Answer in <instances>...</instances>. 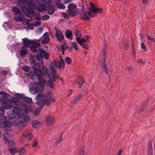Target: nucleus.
Here are the masks:
<instances>
[{
  "label": "nucleus",
  "mask_w": 155,
  "mask_h": 155,
  "mask_svg": "<svg viewBox=\"0 0 155 155\" xmlns=\"http://www.w3.org/2000/svg\"><path fill=\"white\" fill-rule=\"evenodd\" d=\"M32 111V109L29 106L26 105L20 106L19 109H16L12 110V112L10 114V118H15L16 117H21L22 114V111H23L26 114H28Z\"/></svg>",
  "instance_id": "f257e3e1"
},
{
  "label": "nucleus",
  "mask_w": 155,
  "mask_h": 155,
  "mask_svg": "<svg viewBox=\"0 0 155 155\" xmlns=\"http://www.w3.org/2000/svg\"><path fill=\"white\" fill-rule=\"evenodd\" d=\"M53 94L50 91L47 93V95L45 99H44L42 101H36V104L40 106L41 108H42L45 105L48 106L50 105V101H51L53 103H54L55 100L54 97H52Z\"/></svg>",
  "instance_id": "f03ea898"
},
{
  "label": "nucleus",
  "mask_w": 155,
  "mask_h": 155,
  "mask_svg": "<svg viewBox=\"0 0 155 155\" xmlns=\"http://www.w3.org/2000/svg\"><path fill=\"white\" fill-rule=\"evenodd\" d=\"M8 103V104H4V105H5V109H12V108L14 110L16 109H19L20 106L25 105L23 103H19V102H18L16 99L14 97L10 98Z\"/></svg>",
  "instance_id": "7ed1b4c3"
},
{
  "label": "nucleus",
  "mask_w": 155,
  "mask_h": 155,
  "mask_svg": "<svg viewBox=\"0 0 155 155\" xmlns=\"http://www.w3.org/2000/svg\"><path fill=\"white\" fill-rule=\"evenodd\" d=\"M44 89V86L43 84L39 83H34L32 86L29 87V90L31 92L35 94L37 92H42Z\"/></svg>",
  "instance_id": "20e7f679"
},
{
  "label": "nucleus",
  "mask_w": 155,
  "mask_h": 155,
  "mask_svg": "<svg viewBox=\"0 0 155 155\" xmlns=\"http://www.w3.org/2000/svg\"><path fill=\"white\" fill-rule=\"evenodd\" d=\"M7 118L6 117H3L2 118V122H3L4 125L3 127L6 130L10 131L11 130V127L12 125V122L10 121V119L8 117Z\"/></svg>",
  "instance_id": "39448f33"
},
{
  "label": "nucleus",
  "mask_w": 155,
  "mask_h": 155,
  "mask_svg": "<svg viewBox=\"0 0 155 155\" xmlns=\"http://www.w3.org/2000/svg\"><path fill=\"white\" fill-rule=\"evenodd\" d=\"M24 40L26 42H28V43H27V45L28 47H29V45H31V46H33V47H36V48L40 46V44L39 43V40H34V41L32 40H29L28 38H25L22 39Z\"/></svg>",
  "instance_id": "423d86ee"
},
{
  "label": "nucleus",
  "mask_w": 155,
  "mask_h": 155,
  "mask_svg": "<svg viewBox=\"0 0 155 155\" xmlns=\"http://www.w3.org/2000/svg\"><path fill=\"white\" fill-rule=\"evenodd\" d=\"M90 5L91 6L89 8V10L94 13L96 16H97V13L99 14L103 13V9L95 7L92 2H90Z\"/></svg>",
  "instance_id": "0eeeda50"
},
{
  "label": "nucleus",
  "mask_w": 155,
  "mask_h": 155,
  "mask_svg": "<svg viewBox=\"0 0 155 155\" xmlns=\"http://www.w3.org/2000/svg\"><path fill=\"white\" fill-rule=\"evenodd\" d=\"M23 45L22 47L20 49V55L21 56L25 57L26 56L28 50L27 48L28 47H27V43H28V42H26L24 40H22Z\"/></svg>",
  "instance_id": "6e6552de"
},
{
  "label": "nucleus",
  "mask_w": 155,
  "mask_h": 155,
  "mask_svg": "<svg viewBox=\"0 0 155 155\" xmlns=\"http://www.w3.org/2000/svg\"><path fill=\"white\" fill-rule=\"evenodd\" d=\"M22 136L26 139L30 140L32 137L31 132L28 130H24L22 132Z\"/></svg>",
  "instance_id": "1a4fd4ad"
},
{
  "label": "nucleus",
  "mask_w": 155,
  "mask_h": 155,
  "mask_svg": "<svg viewBox=\"0 0 155 155\" xmlns=\"http://www.w3.org/2000/svg\"><path fill=\"white\" fill-rule=\"evenodd\" d=\"M82 17H80L81 20H88L90 19V17L91 16V12L88 11L87 13L85 11H83L82 12Z\"/></svg>",
  "instance_id": "9d476101"
},
{
  "label": "nucleus",
  "mask_w": 155,
  "mask_h": 155,
  "mask_svg": "<svg viewBox=\"0 0 155 155\" xmlns=\"http://www.w3.org/2000/svg\"><path fill=\"white\" fill-rule=\"evenodd\" d=\"M107 58L104 57L101 62V66L103 68L104 72L107 74H108V70L107 69V63L106 62Z\"/></svg>",
  "instance_id": "9b49d317"
},
{
  "label": "nucleus",
  "mask_w": 155,
  "mask_h": 155,
  "mask_svg": "<svg viewBox=\"0 0 155 155\" xmlns=\"http://www.w3.org/2000/svg\"><path fill=\"white\" fill-rule=\"evenodd\" d=\"M54 122V117L50 115L48 116L45 119V124L48 125L53 124Z\"/></svg>",
  "instance_id": "f8f14e48"
},
{
  "label": "nucleus",
  "mask_w": 155,
  "mask_h": 155,
  "mask_svg": "<svg viewBox=\"0 0 155 155\" xmlns=\"http://www.w3.org/2000/svg\"><path fill=\"white\" fill-rule=\"evenodd\" d=\"M34 69L35 70L34 74L37 76H38L41 74V71L39 69L40 65L37 64H34Z\"/></svg>",
  "instance_id": "ddd939ff"
},
{
  "label": "nucleus",
  "mask_w": 155,
  "mask_h": 155,
  "mask_svg": "<svg viewBox=\"0 0 155 155\" xmlns=\"http://www.w3.org/2000/svg\"><path fill=\"white\" fill-rule=\"evenodd\" d=\"M24 97L23 94H21L16 93L15 95V97L16 99L18 102H19V103H22Z\"/></svg>",
  "instance_id": "4468645a"
},
{
  "label": "nucleus",
  "mask_w": 155,
  "mask_h": 155,
  "mask_svg": "<svg viewBox=\"0 0 155 155\" xmlns=\"http://www.w3.org/2000/svg\"><path fill=\"white\" fill-rule=\"evenodd\" d=\"M65 36L68 39H72L73 35L72 31L69 29L66 30L65 33Z\"/></svg>",
  "instance_id": "2eb2a0df"
},
{
  "label": "nucleus",
  "mask_w": 155,
  "mask_h": 155,
  "mask_svg": "<svg viewBox=\"0 0 155 155\" xmlns=\"http://www.w3.org/2000/svg\"><path fill=\"white\" fill-rule=\"evenodd\" d=\"M84 82V80L81 77H79L77 80V84L80 88L82 86Z\"/></svg>",
  "instance_id": "dca6fc26"
},
{
  "label": "nucleus",
  "mask_w": 155,
  "mask_h": 155,
  "mask_svg": "<svg viewBox=\"0 0 155 155\" xmlns=\"http://www.w3.org/2000/svg\"><path fill=\"white\" fill-rule=\"evenodd\" d=\"M57 73L53 72L52 73V74H48L47 77H48L49 78L51 79L53 81H55L57 79V76L56 75Z\"/></svg>",
  "instance_id": "f3484780"
},
{
  "label": "nucleus",
  "mask_w": 155,
  "mask_h": 155,
  "mask_svg": "<svg viewBox=\"0 0 155 155\" xmlns=\"http://www.w3.org/2000/svg\"><path fill=\"white\" fill-rule=\"evenodd\" d=\"M44 94L43 93L37 94L36 97L37 101H42L44 99Z\"/></svg>",
  "instance_id": "a211bd4d"
},
{
  "label": "nucleus",
  "mask_w": 155,
  "mask_h": 155,
  "mask_svg": "<svg viewBox=\"0 0 155 155\" xmlns=\"http://www.w3.org/2000/svg\"><path fill=\"white\" fill-rule=\"evenodd\" d=\"M0 100L3 103V105L4 108L5 109V105H4V104H8V101H9V99H8L6 97H5V96H2L1 97H0Z\"/></svg>",
  "instance_id": "6ab92c4d"
},
{
  "label": "nucleus",
  "mask_w": 155,
  "mask_h": 155,
  "mask_svg": "<svg viewBox=\"0 0 155 155\" xmlns=\"http://www.w3.org/2000/svg\"><path fill=\"white\" fill-rule=\"evenodd\" d=\"M67 13L70 17H74L78 14V12L76 13V10H71L66 12Z\"/></svg>",
  "instance_id": "aec40b11"
},
{
  "label": "nucleus",
  "mask_w": 155,
  "mask_h": 155,
  "mask_svg": "<svg viewBox=\"0 0 155 155\" xmlns=\"http://www.w3.org/2000/svg\"><path fill=\"white\" fill-rule=\"evenodd\" d=\"M152 141H149L148 145V150L147 155H152L153 153L152 152Z\"/></svg>",
  "instance_id": "412c9836"
},
{
  "label": "nucleus",
  "mask_w": 155,
  "mask_h": 155,
  "mask_svg": "<svg viewBox=\"0 0 155 155\" xmlns=\"http://www.w3.org/2000/svg\"><path fill=\"white\" fill-rule=\"evenodd\" d=\"M55 36L57 37L58 39L60 42H62L64 38V37L61 31L60 32L55 34Z\"/></svg>",
  "instance_id": "4be33fe9"
},
{
  "label": "nucleus",
  "mask_w": 155,
  "mask_h": 155,
  "mask_svg": "<svg viewBox=\"0 0 155 155\" xmlns=\"http://www.w3.org/2000/svg\"><path fill=\"white\" fill-rule=\"evenodd\" d=\"M48 14L50 15H52L54 13L55 10L53 5H49L48 9Z\"/></svg>",
  "instance_id": "5701e85b"
},
{
  "label": "nucleus",
  "mask_w": 155,
  "mask_h": 155,
  "mask_svg": "<svg viewBox=\"0 0 155 155\" xmlns=\"http://www.w3.org/2000/svg\"><path fill=\"white\" fill-rule=\"evenodd\" d=\"M68 9L67 10L66 12L68 11L69 10H74L75 9H76L77 8V6L74 3H71L68 5Z\"/></svg>",
  "instance_id": "b1692460"
},
{
  "label": "nucleus",
  "mask_w": 155,
  "mask_h": 155,
  "mask_svg": "<svg viewBox=\"0 0 155 155\" xmlns=\"http://www.w3.org/2000/svg\"><path fill=\"white\" fill-rule=\"evenodd\" d=\"M53 82L54 81H52L51 79H49L47 82V84L48 86L52 89H54V88Z\"/></svg>",
  "instance_id": "393cba45"
},
{
  "label": "nucleus",
  "mask_w": 155,
  "mask_h": 155,
  "mask_svg": "<svg viewBox=\"0 0 155 155\" xmlns=\"http://www.w3.org/2000/svg\"><path fill=\"white\" fill-rule=\"evenodd\" d=\"M40 125V123L37 120H34L32 123V126L34 128H38Z\"/></svg>",
  "instance_id": "a878e982"
},
{
  "label": "nucleus",
  "mask_w": 155,
  "mask_h": 155,
  "mask_svg": "<svg viewBox=\"0 0 155 155\" xmlns=\"http://www.w3.org/2000/svg\"><path fill=\"white\" fill-rule=\"evenodd\" d=\"M41 70L42 74L46 75L47 76L48 74H49L48 71V68L46 66H43Z\"/></svg>",
  "instance_id": "bb28decb"
},
{
  "label": "nucleus",
  "mask_w": 155,
  "mask_h": 155,
  "mask_svg": "<svg viewBox=\"0 0 155 155\" xmlns=\"http://www.w3.org/2000/svg\"><path fill=\"white\" fill-rule=\"evenodd\" d=\"M22 116L20 117H21L23 118V119L25 121H26L27 122H29L30 121L31 118L29 116H28L25 115L22 112Z\"/></svg>",
  "instance_id": "cd10ccee"
},
{
  "label": "nucleus",
  "mask_w": 155,
  "mask_h": 155,
  "mask_svg": "<svg viewBox=\"0 0 155 155\" xmlns=\"http://www.w3.org/2000/svg\"><path fill=\"white\" fill-rule=\"evenodd\" d=\"M146 103L145 102L143 104L141 107L139 109L138 112L140 113H143L144 111L145 108L146 106Z\"/></svg>",
  "instance_id": "c85d7f7f"
},
{
  "label": "nucleus",
  "mask_w": 155,
  "mask_h": 155,
  "mask_svg": "<svg viewBox=\"0 0 155 155\" xmlns=\"http://www.w3.org/2000/svg\"><path fill=\"white\" fill-rule=\"evenodd\" d=\"M12 11L16 14H20L21 12L20 9L16 7H14L12 8Z\"/></svg>",
  "instance_id": "c756f323"
},
{
  "label": "nucleus",
  "mask_w": 155,
  "mask_h": 155,
  "mask_svg": "<svg viewBox=\"0 0 155 155\" xmlns=\"http://www.w3.org/2000/svg\"><path fill=\"white\" fill-rule=\"evenodd\" d=\"M32 101V99L29 97H24L23 99V103L26 102L28 103H31Z\"/></svg>",
  "instance_id": "7c9ffc66"
},
{
  "label": "nucleus",
  "mask_w": 155,
  "mask_h": 155,
  "mask_svg": "<svg viewBox=\"0 0 155 155\" xmlns=\"http://www.w3.org/2000/svg\"><path fill=\"white\" fill-rule=\"evenodd\" d=\"M55 4L58 8H59L62 9H65V7L62 3H61L59 4L58 2H55Z\"/></svg>",
  "instance_id": "2f4dec72"
},
{
  "label": "nucleus",
  "mask_w": 155,
  "mask_h": 155,
  "mask_svg": "<svg viewBox=\"0 0 155 155\" xmlns=\"http://www.w3.org/2000/svg\"><path fill=\"white\" fill-rule=\"evenodd\" d=\"M19 2L18 3V6H21L25 5V4L27 2L28 0H18Z\"/></svg>",
  "instance_id": "473e14b6"
},
{
  "label": "nucleus",
  "mask_w": 155,
  "mask_h": 155,
  "mask_svg": "<svg viewBox=\"0 0 155 155\" xmlns=\"http://www.w3.org/2000/svg\"><path fill=\"white\" fill-rule=\"evenodd\" d=\"M19 6L21 8V10L25 14L27 13V12L28 10H29V9L27 8L25 5H21V6Z\"/></svg>",
  "instance_id": "72a5a7b5"
},
{
  "label": "nucleus",
  "mask_w": 155,
  "mask_h": 155,
  "mask_svg": "<svg viewBox=\"0 0 155 155\" xmlns=\"http://www.w3.org/2000/svg\"><path fill=\"white\" fill-rule=\"evenodd\" d=\"M27 123L24 120H21L18 122L19 126L20 127H24L26 126Z\"/></svg>",
  "instance_id": "f704fd0d"
},
{
  "label": "nucleus",
  "mask_w": 155,
  "mask_h": 155,
  "mask_svg": "<svg viewBox=\"0 0 155 155\" xmlns=\"http://www.w3.org/2000/svg\"><path fill=\"white\" fill-rule=\"evenodd\" d=\"M85 149V147L82 146V147L81 149L80 150L78 153L77 155H84V150Z\"/></svg>",
  "instance_id": "c9c22d12"
},
{
  "label": "nucleus",
  "mask_w": 155,
  "mask_h": 155,
  "mask_svg": "<svg viewBox=\"0 0 155 155\" xmlns=\"http://www.w3.org/2000/svg\"><path fill=\"white\" fill-rule=\"evenodd\" d=\"M71 45L72 47H73L75 51H77L78 50V48L77 47V45L76 42H71Z\"/></svg>",
  "instance_id": "e433bc0d"
},
{
  "label": "nucleus",
  "mask_w": 155,
  "mask_h": 155,
  "mask_svg": "<svg viewBox=\"0 0 155 155\" xmlns=\"http://www.w3.org/2000/svg\"><path fill=\"white\" fill-rule=\"evenodd\" d=\"M27 5L30 8H34L36 4L31 2H27Z\"/></svg>",
  "instance_id": "4c0bfd02"
},
{
  "label": "nucleus",
  "mask_w": 155,
  "mask_h": 155,
  "mask_svg": "<svg viewBox=\"0 0 155 155\" xmlns=\"http://www.w3.org/2000/svg\"><path fill=\"white\" fill-rule=\"evenodd\" d=\"M9 151L10 153L12 154H13L15 153H18V149H16V148H13L9 150Z\"/></svg>",
  "instance_id": "58836bf2"
},
{
  "label": "nucleus",
  "mask_w": 155,
  "mask_h": 155,
  "mask_svg": "<svg viewBox=\"0 0 155 155\" xmlns=\"http://www.w3.org/2000/svg\"><path fill=\"white\" fill-rule=\"evenodd\" d=\"M65 60L66 63L67 64H71L72 62V60L69 57H66Z\"/></svg>",
  "instance_id": "ea45409f"
},
{
  "label": "nucleus",
  "mask_w": 155,
  "mask_h": 155,
  "mask_svg": "<svg viewBox=\"0 0 155 155\" xmlns=\"http://www.w3.org/2000/svg\"><path fill=\"white\" fill-rule=\"evenodd\" d=\"M84 97V94H80L78 95L75 98L77 99L79 101L82 99Z\"/></svg>",
  "instance_id": "a19ab883"
},
{
  "label": "nucleus",
  "mask_w": 155,
  "mask_h": 155,
  "mask_svg": "<svg viewBox=\"0 0 155 155\" xmlns=\"http://www.w3.org/2000/svg\"><path fill=\"white\" fill-rule=\"evenodd\" d=\"M45 52H46V51L43 49H41L40 51V53H38L43 59L44 58V55Z\"/></svg>",
  "instance_id": "79ce46f5"
},
{
  "label": "nucleus",
  "mask_w": 155,
  "mask_h": 155,
  "mask_svg": "<svg viewBox=\"0 0 155 155\" xmlns=\"http://www.w3.org/2000/svg\"><path fill=\"white\" fill-rule=\"evenodd\" d=\"M35 18L37 20H40L41 18V15L39 13H36L35 14Z\"/></svg>",
  "instance_id": "37998d69"
},
{
  "label": "nucleus",
  "mask_w": 155,
  "mask_h": 155,
  "mask_svg": "<svg viewBox=\"0 0 155 155\" xmlns=\"http://www.w3.org/2000/svg\"><path fill=\"white\" fill-rule=\"evenodd\" d=\"M29 48L30 50L32 52H35L37 50V48L36 47H33V46H29Z\"/></svg>",
  "instance_id": "c03bdc74"
},
{
  "label": "nucleus",
  "mask_w": 155,
  "mask_h": 155,
  "mask_svg": "<svg viewBox=\"0 0 155 155\" xmlns=\"http://www.w3.org/2000/svg\"><path fill=\"white\" fill-rule=\"evenodd\" d=\"M41 24V21H36L33 23L32 25L34 26H38L40 25Z\"/></svg>",
  "instance_id": "a18cd8bd"
},
{
  "label": "nucleus",
  "mask_w": 155,
  "mask_h": 155,
  "mask_svg": "<svg viewBox=\"0 0 155 155\" xmlns=\"http://www.w3.org/2000/svg\"><path fill=\"white\" fill-rule=\"evenodd\" d=\"M79 101L75 97L71 101V104L72 105H74L76 104Z\"/></svg>",
  "instance_id": "49530a36"
},
{
  "label": "nucleus",
  "mask_w": 155,
  "mask_h": 155,
  "mask_svg": "<svg viewBox=\"0 0 155 155\" xmlns=\"http://www.w3.org/2000/svg\"><path fill=\"white\" fill-rule=\"evenodd\" d=\"M50 41V38L49 37H46L43 41V43L44 44H47Z\"/></svg>",
  "instance_id": "de8ad7c7"
},
{
  "label": "nucleus",
  "mask_w": 155,
  "mask_h": 155,
  "mask_svg": "<svg viewBox=\"0 0 155 155\" xmlns=\"http://www.w3.org/2000/svg\"><path fill=\"white\" fill-rule=\"evenodd\" d=\"M147 38L148 40L150 41L151 42H153L155 44V39L151 37L149 35H147Z\"/></svg>",
  "instance_id": "09e8293b"
},
{
  "label": "nucleus",
  "mask_w": 155,
  "mask_h": 155,
  "mask_svg": "<svg viewBox=\"0 0 155 155\" xmlns=\"http://www.w3.org/2000/svg\"><path fill=\"white\" fill-rule=\"evenodd\" d=\"M50 17L48 15H43L41 17L42 20H45L48 19Z\"/></svg>",
  "instance_id": "8fccbe9b"
},
{
  "label": "nucleus",
  "mask_w": 155,
  "mask_h": 155,
  "mask_svg": "<svg viewBox=\"0 0 155 155\" xmlns=\"http://www.w3.org/2000/svg\"><path fill=\"white\" fill-rule=\"evenodd\" d=\"M141 48L143 49L147 50V47L146 46L144 43L143 42H141L140 44Z\"/></svg>",
  "instance_id": "3c124183"
},
{
  "label": "nucleus",
  "mask_w": 155,
  "mask_h": 155,
  "mask_svg": "<svg viewBox=\"0 0 155 155\" xmlns=\"http://www.w3.org/2000/svg\"><path fill=\"white\" fill-rule=\"evenodd\" d=\"M32 143V147H34L37 145L38 142L36 140H33Z\"/></svg>",
  "instance_id": "603ef678"
},
{
  "label": "nucleus",
  "mask_w": 155,
  "mask_h": 155,
  "mask_svg": "<svg viewBox=\"0 0 155 155\" xmlns=\"http://www.w3.org/2000/svg\"><path fill=\"white\" fill-rule=\"evenodd\" d=\"M82 47L84 49L86 50H88V46L87 44H81Z\"/></svg>",
  "instance_id": "864d4df0"
},
{
  "label": "nucleus",
  "mask_w": 155,
  "mask_h": 155,
  "mask_svg": "<svg viewBox=\"0 0 155 155\" xmlns=\"http://www.w3.org/2000/svg\"><path fill=\"white\" fill-rule=\"evenodd\" d=\"M40 55L38 53L37 55H36L35 56V58L38 61H40L41 59H43L40 57Z\"/></svg>",
  "instance_id": "5fc2aeb1"
},
{
  "label": "nucleus",
  "mask_w": 155,
  "mask_h": 155,
  "mask_svg": "<svg viewBox=\"0 0 155 155\" xmlns=\"http://www.w3.org/2000/svg\"><path fill=\"white\" fill-rule=\"evenodd\" d=\"M28 13L29 14L33 15L35 14V11L33 10H30L29 9V10H28L27 12V13Z\"/></svg>",
  "instance_id": "6e6d98bb"
},
{
  "label": "nucleus",
  "mask_w": 155,
  "mask_h": 155,
  "mask_svg": "<svg viewBox=\"0 0 155 155\" xmlns=\"http://www.w3.org/2000/svg\"><path fill=\"white\" fill-rule=\"evenodd\" d=\"M75 31V35H76L77 38H78V37L81 38V35H79V31L78 30L76 29Z\"/></svg>",
  "instance_id": "4d7b16f0"
},
{
  "label": "nucleus",
  "mask_w": 155,
  "mask_h": 155,
  "mask_svg": "<svg viewBox=\"0 0 155 155\" xmlns=\"http://www.w3.org/2000/svg\"><path fill=\"white\" fill-rule=\"evenodd\" d=\"M5 110L3 108L0 107V116H2L4 114Z\"/></svg>",
  "instance_id": "13d9d810"
},
{
  "label": "nucleus",
  "mask_w": 155,
  "mask_h": 155,
  "mask_svg": "<svg viewBox=\"0 0 155 155\" xmlns=\"http://www.w3.org/2000/svg\"><path fill=\"white\" fill-rule=\"evenodd\" d=\"M40 6L43 11H45L47 9V6L45 4H42Z\"/></svg>",
  "instance_id": "bf43d9fd"
},
{
  "label": "nucleus",
  "mask_w": 155,
  "mask_h": 155,
  "mask_svg": "<svg viewBox=\"0 0 155 155\" xmlns=\"http://www.w3.org/2000/svg\"><path fill=\"white\" fill-rule=\"evenodd\" d=\"M61 14L63 15L64 18H66L67 19H69V15H68L66 14L65 13H62Z\"/></svg>",
  "instance_id": "052dcab7"
},
{
  "label": "nucleus",
  "mask_w": 155,
  "mask_h": 155,
  "mask_svg": "<svg viewBox=\"0 0 155 155\" xmlns=\"http://www.w3.org/2000/svg\"><path fill=\"white\" fill-rule=\"evenodd\" d=\"M0 94L1 95L4 96V97L5 96L7 97L8 95V93L3 91L0 92Z\"/></svg>",
  "instance_id": "680f3d73"
},
{
  "label": "nucleus",
  "mask_w": 155,
  "mask_h": 155,
  "mask_svg": "<svg viewBox=\"0 0 155 155\" xmlns=\"http://www.w3.org/2000/svg\"><path fill=\"white\" fill-rule=\"evenodd\" d=\"M44 58L45 57V59H48L49 57V54L46 51V52H45L44 53Z\"/></svg>",
  "instance_id": "e2e57ef3"
},
{
  "label": "nucleus",
  "mask_w": 155,
  "mask_h": 155,
  "mask_svg": "<svg viewBox=\"0 0 155 155\" xmlns=\"http://www.w3.org/2000/svg\"><path fill=\"white\" fill-rule=\"evenodd\" d=\"M29 68L26 66H24L23 68V69L24 71L26 72L28 71H29Z\"/></svg>",
  "instance_id": "0e129e2a"
},
{
  "label": "nucleus",
  "mask_w": 155,
  "mask_h": 155,
  "mask_svg": "<svg viewBox=\"0 0 155 155\" xmlns=\"http://www.w3.org/2000/svg\"><path fill=\"white\" fill-rule=\"evenodd\" d=\"M62 140V135L61 134L60 135L59 138L58 139V140L56 141V143L58 144L59 142H61Z\"/></svg>",
  "instance_id": "69168bd1"
},
{
  "label": "nucleus",
  "mask_w": 155,
  "mask_h": 155,
  "mask_svg": "<svg viewBox=\"0 0 155 155\" xmlns=\"http://www.w3.org/2000/svg\"><path fill=\"white\" fill-rule=\"evenodd\" d=\"M33 114L35 116H37L38 114L40 113V112L37 110H35V111H33Z\"/></svg>",
  "instance_id": "338daca9"
},
{
  "label": "nucleus",
  "mask_w": 155,
  "mask_h": 155,
  "mask_svg": "<svg viewBox=\"0 0 155 155\" xmlns=\"http://www.w3.org/2000/svg\"><path fill=\"white\" fill-rule=\"evenodd\" d=\"M39 78V83H41V84H42L43 83H44L46 81H45V80H43L42 79V78H39V77H38Z\"/></svg>",
  "instance_id": "774afa93"
}]
</instances>
